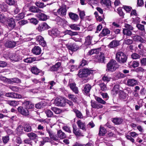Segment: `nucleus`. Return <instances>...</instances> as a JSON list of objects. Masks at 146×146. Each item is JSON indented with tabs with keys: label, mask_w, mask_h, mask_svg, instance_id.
I'll use <instances>...</instances> for the list:
<instances>
[{
	"label": "nucleus",
	"mask_w": 146,
	"mask_h": 146,
	"mask_svg": "<svg viewBox=\"0 0 146 146\" xmlns=\"http://www.w3.org/2000/svg\"><path fill=\"white\" fill-rule=\"evenodd\" d=\"M68 15L70 18L74 21H77L79 19V16L76 14L72 12L69 13Z\"/></svg>",
	"instance_id": "obj_19"
},
{
	"label": "nucleus",
	"mask_w": 146,
	"mask_h": 146,
	"mask_svg": "<svg viewBox=\"0 0 146 146\" xmlns=\"http://www.w3.org/2000/svg\"><path fill=\"white\" fill-rule=\"evenodd\" d=\"M73 132L74 134L76 136H80L81 134V133L79 129L77 128L76 126H73Z\"/></svg>",
	"instance_id": "obj_33"
},
{
	"label": "nucleus",
	"mask_w": 146,
	"mask_h": 146,
	"mask_svg": "<svg viewBox=\"0 0 146 146\" xmlns=\"http://www.w3.org/2000/svg\"><path fill=\"white\" fill-rule=\"evenodd\" d=\"M93 70L91 69L85 68L80 69L78 74L80 78L86 77L88 75L93 73Z\"/></svg>",
	"instance_id": "obj_3"
},
{
	"label": "nucleus",
	"mask_w": 146,
	"mask_h": 146,
	"mask_svg": "<svg viewBox=\"0 0 146 146\" xmlns=\"http://www.w3.org/2000/svg\"><path fill=\"white\" fill-rule=\"evenodd\" d=\"M73 111L76 113V116L80 118H82L83 117V115L81 112L76 109H74Z\"/></svg>",
	"instance_id": "obj_44"
},
{
	"label": "nucleus",
	"mask_w": 146,
	"mask_h": 146,
	"mask_svg": "<svg viewBox=\"0 0 146 146\" xmlns=\"http://www.w3.org/2000/svg\"><path fill=\"white\" fill-rule=\"evenodd\" d=\"M36 16L40 20L44 21L47 19V16L45 14L40 13L36 15Z\"/></svg>",
	"instance_id": "obj_20"
},
{
	"label": "nucleus",
	"mask_w": 146,
	"mask_h": 146,
	"mask_svg": "<svg viewBox=\"0 0 146 146\" xmlns=\"http://www.w3.org/2000/svg\"><path fill=\"white\" fill-rule=\"evenodd\" d=\"M68 97L69 99L71 100L74 102H77V98L75 95L71 94H69L68 95Z\"/></svg>",
	"instance_id": "obj_41"
},
{
	"label": "nucleus",
	"mask_w": 146,
	"mask_h": 146,
	"mask_svg": "<svg viewBox=\"0 0 146 146\" xmlns=\"http://www.w3.org/2000/svg\"><path fill=\"white\" fill-rule=\"evenodd\" d=\"M69 85L70 88L72 91L75 94H78V88L76 86L75 84L74 83H70Z\"/></svg>",
	"instance_id": "obj_27"
},
{
	"label": "nucleus",
	"mask_w": 146,
	"mask_h": 146,
	"mask_svg": "<svg viewBox=\"0 0 146 146\" xmlns=\"http://www.w3.org/2000/svg\"><path fill=\"white\" fill-rule=\"evenodd\" d=\"M119 45V42L115 40H113L111 42L108 46L110 48L116 47Z\"/></svg>",
	"instance_id": "obj_36"
},
{
	"label": "nucleus",
	"mask_w": 146,
	"mask_h": 146,
	"mask_svg": "<svg viewBox=\"0 0 146 146\" xmlns=\"http://www.w3.org/2000/svg\"><path fill=\"white\" fill-rule=\"evenodd\" d=\"M51 109L56 114H59L61 112V110L60 109L57 108L52 107L51 108Z\"/></svg>",
	"instance_id": "obj_56"
},
{
	"label": "nucleus",
	"mask_w": 146,
	"mask_h": 146,
	"mask_svg": "<svg viewBox=\"0 0 146 146\" xmlns=\"http://www.w3.org/2000/svg\"><path fill=\"white\" fill-rule=\"evenodd\" d=\"M17 131L18 134H22L23 133V128L22 126L19 125L17 128Z\"/></svg>",
	"instance_id": "obj_57"
},
{
	"label": "nucleus",
	"mask_w": 146,
	"mask_h": 146,
	"mask_svg": "<svg viewBox=\"0 0 146 146\" xmlns=\"http://www.w3.org/2000/svg\"><path fill=\"white\" fill-rule=\"evenodd\" d=\"M24 129V131L27 132H30L32 130V128L31 126L29 124L25 125Z\"/></svg>",
	"instance_id": "obj_53"
},
{
	"label": "nucleus",
	"mask_w": 146,
	"mask_h": 146,
	"mask_svg": "<svg viewBox=\"0 0 146 146\" xmlns=\"http://www.w3.org/2000/svg\"><path fill=\"white\" fill-rule=\"evenodd\" d=\"M46 131L48 133L49 136L51 139L55 141H57L58 140L59 138L58 135L57 136L54 135L51 130L47 128Z\"/></svg>",
	"instance_id": "obj_13"
},
{
	"label": "nucleus",
	"mask_w": 146,
	"mask_h": 146,
	"mask_svg": "<svg viewBox=\"0 0 146 146\" xmlns=\"http://www.w3.org/2000/svg\"><path fill=\"white\" fill-rule=\"evenodd\" d=\"M30 22L35 25H36L38 22V21L35 18H32L30 19Z\"/></svg>",
	"instance_id": "obj_62"
},
{
	"label": "nucleus",
	"mask_w": 146,
	"mask_h": 146,
	"mask_svg": "<svg viewBox=\"0 0 146 146\" xmlns=\"http://www.w3.org/2000/svg\"><path fill=\"white\" fill-rule=\"evenodd\" d=\"M27 7H24L23 9V12L21 13L18 15H17L15 17V19L16 20H19L21 19H22L24 18L25 17V14L24 13H25L24 9H26ZM14 20V19H13Z\"/></svg>",
	"instance_id": "obj_26"
},
{
	"label": "nucleus",
	"mask_w": 146,
	"mask_h": 146,
	"mask_svg": "<svg viewBox=\"0 0 146 146\" xmlns=\"http://www.w3.org/2000/svg\"><path fill=\"white\" fill-rule=\"evenodd\" d=\"M17 42L9 40L6 41L4 43L5 46L7 48H12L14 47L16 45Z\"/></svg>",
	"instance_id": "obj_15"
},
{
	"label": "nucleus",
	"mask_w": 146,
	"mask_h": 146,
	"mask_svg": "<svg viewBox=\"0 0 146 146\" xmlns=\"http://www.w3.org/2000/svg\"><path fill=\"white\" fill-rule=\"evenodd\" d=\"M69 27L72 30L75 31H79L80 28L78 27V25L76 24H70L68 25Z\"/></svg>",
	"instance_id": "obj_39"
},
{
	"label": "nucleus",
	"mask_w": 146,
	"mask_h": 146,
	"mask_svg": "<svg viewBox=\"0 0 146 146\" xmlns=\"http://www.w3.org/2000/svg\"><path fill=\"white\" fill-rule=\"evenodd\" d=\"M7 19L4 14H0V22L5 24L7 23L8 24V27L9 29H12L14 28L15 23L13 18Z\"/></svg>",
	"instance_id": "obj_1"
},
{
	"label": "nucleus",
	"mask_w": 146,
	"mask_h": 146,
	"mask_svg": "<svg viewBox=\"0 0 146 146\" xmlns=\"http://www.w3.org/2000/svg\"><path fill=\"white\" fill-rule=\"evenodd\" d=\"M7 5L4 3H0V10L5 11H7Z\"/></svg>",
	"instance_id": "obj_40"
},
{
	"label": "nucleus",
	"mask_w": 146,
	"mask_h": 146,
	"mask_svg": "<svg viewBox=\"0 0 146 146\" xmlns=\"http://www.w3.org/2000/svg\"><path fill=\"white\" fill-rule=\"evenodd\" d=\"M96 100L99 103L101 104H106V102L101 98L99 97H95Z\"/></svg>",
	"instance_id": "obj_54"
},
{
	"label": "nucleus",
	"mask_w": 146,
	"mask_h": 146,
	"mask_svg": "<svg viewBox=\"0 0 146 146\" xmlns=\"http://www.w3.org/2000/svg\"><path fill=\"white\" fill-rule=\"evenodd\" d=\"M56 20L58 25L65 26L68 25V23L65 19L61 18L59 17L56 18Z\"/></svg>",
	"instance_id": "obj_8"
},
{
	"label": "nucleus",
	"mask_w": 146,
	"mask_h": 146,
	"mask_svg": "<svg viewBox=\"0 0 146 146\" xmlns=\"http://www.w3.org/2000/svg\"><path fill=\"white\" fill-rule=\"evenodd\" d=\"M110 31L107 29H104L102 30L101 35L104 36L106 35L110 34Z\"/></svg>",
	"instance_id": "obj_47"
},
{
	"label": "nucleus",
	"mask_w": 146,
	"mask_h": 146,
	"mask_svg": "<svg viewBox=\"0 0 146 146\" xmlns=\"http://www.w3.org/2000/svg\"><path fill=\"white\" fill-rule=\"evenodd\" d=\"M123 33L124 35L127 36H130L132 34L131 32L127 29H123Z\"/></svg>",
	"instance_id": "obj_46"
},
{
	"label": "nucleus",
	"mask_w": 146,
	"mask_h": 146,
	"mask_svg": "<svg viewBox=\"0 0 146 146\" xmlns=\"http://www.w3.org/2000/svg\"><path fill=\"white\" fill-rule=\"evenodd\" d=\"M100 50V48L92 49L89 51L88 54L89 55H92L94 54H97L99 53Z\"/></svg>",
	"instance_id": "obj_37"
},
{
	"label": "nucleus",
	"mask_w": 146,
	"mask_h": 146,
	"mask_svg": "<svg viewBox=\"0 0 146 146\" xmlns=\"http://www.w3.org/2000/svg\"><path fill=\"white\" fill-rule=\"evenodd\" d=\"M127 85L129 86H133L138 84L137 80L134 79H129L127 81Z\"/></svg>",
	"instance_id": "obj_25"
},
{
	"label": "nucleus",
	"mask_w": 146,
	"mask_h": 146,
	"mask_svg": "<svg viewBox=\"0 0 146 146\" xmlns=\"http://www.w3.org/2000/svg\"><path fill=\"white\" fill-rule=\"evenodd\" d=\"M67 40H64V42H63L62 43H66V46L69 50H71L72 51H75L78 49V46L76 44H73L69 45L67 44Z\"/></svg>",
	"instance_id": "obj_10"
},
{
	"label": "nucleus",
	"mask_w": 146,
	"mask_h": 146,
	"mask_svg": "<svg viewBox=\"0 0 146 146\" xmlns=\"http://www.w3.org/2000/svg\"><path fill=\"white\" fill-rule=\"evenodd\" d=\"M132 40L129 39H125L124 40L123 43L127 45H130L133 43Z\"/></svg>",
	"instance_id": "obj_59"
},
{
	"label": "nucleus",
	"mask_w": 146,
	"mask_h": 146,
	"mask_svg": "<svg viewBox=\"0 0 146 146\" xmlns=\"http://www.w3.org/2000/svg\"><path fill=\"white\" fill-rule=\"evenodd\" d=\"M35 58L29 57L25 59L24 60V61L26 62L31 63L35 61Z\"/></svg>",
	"instance_id": "obj_48"
},
{
	"label": "nucleus",
	"mask_w": 146,
	"mask_h": 146,
	"mask_svg": "<svg viewBox=\"0 0 146 146\" xmlns=\"http://www.w3.org/2000/svg\"><path fill=\"white\" fill-rule=\"evenodd\" d=\"M54 104L56 106H64L65 105V99L61 97L57 98L54 100Z\"/></svg>",
	"instance_id": "obj_5"
},
{
	"label": "nucleus",
	"mask_w": 146,
	"mask_h": 146,
	"mask_svg": "<svg viewBox=\"0 0 146 146\" xmlns=\"http://www.w3.org/2000/svg\"><path fill=\"white\" fill-rule=\"evenodd\" d=\"M131 58L133 59H139L141 57L140 55L136 53H133L131 55Z\"/></svg>",
	"instance_id": "obj_60"
},
{
	"label": "nucleus",
	"mask_w": 146,
	"mask_h": 146,
	"mask_svg": "<svg viewBox=\"0 0 146 146\" xmlns=\"http://www.w3.org/2000/svg\"><path fill=\"white\" fill-rule=\"evenodd\" d=\"M18 110L19 112L23 115L27 116L29 115V111L27 109L22 107H19L18 108Z\"/></svg>",
	"instance_id": "obj_17"
},
{
	"label": "nucleus",
	"mask_w": 146,
	"mask_h": 146,
	"mask_svg": "<svg viewBox=\"0 0 146 146\" xmlns=\"http://www.w3.org/2000/svg\"><path fill=\"white\" fill-rule=\"evenodd\" d=\"M29 10L33 13H38L39 11H42V10L38 8L37 7L34 6H32L30 7L29 8Z\"/></svg>",
	"instance_id": "obj_34"
},
{
	"label": "nucleus",
	"mask_w": 146,
	"mask_h": 146,
	"mask_svg": "<svg viewBox=\"0 0 146 146\" xmlns=\"http://www.w3.org/2000/svg\"><path fill=\"white\" fill-rule=\"evenodd\" d=\"M91 106L93 108H94L99 109L103 108V106L102 105L98 104L96 102L92 100L91 101Z\"/></svg>",
	"instance_id": "obj_29"
},
{
	"label": "nucleus",
	"mask_w": 146,
	"mask_h": 146,
	"mask_svg": "<svg viewBox=\"0 0 146 146\" xmlns=\"http://www.w3.org/2000/svg\"><path fill=\"white\" fill-rule=\"evenodd\" d=\"M44 112L48 117H51L53 115L52 112L49 110H46Z\"/></svg>",
	"instance_id": "obj_52"
},
{
	"label": "nucleus",
	"mask_w": 146,
	"mask_h": 146,
	"mask_svg": "<svg viewBox=\"0 0 146 146\" xmlns=\"http://www.w3.org/2000/svg\"><path fill=\"white\" fill-rule=\"evenodd\" d=\"M59 33V31L56 29H52L48 31L49 35L53 37L57 36Z\"/></svg>",
	"instance_id": "obj_18"
},
{
	"label": "nucleus",
	"mask_w": 146,
	"mask_h": 146,
	"mask_svg": "<svg viewBox=\"0 0 146 146\" xmlns=\"http://www.w3.org/2000/svg\"><path fill=\"white\" fill-rule=\"evenodd\" d=\"M27 135L32 140L35 139L37 137L36 134L32 132L27 134Z\"/></svg>",
	"instance_id": "obj_49"
},
{
	"label": "nucleus",
	"mask_w": 146,
	"mask_h": 146,
	"mask_svg": "<svg viewBox=\"0 0 146 146\" xmlns=\"http://www.w3.org/2000/svg\"><path fill=\"white\" fill-rule=\"evenodd\" d=\"M5 96L8 97L15 98H21V96L19 94L13 92H8L6 93Z\"/></svg>",
	"instance_id": "obj_11"
},
{
	"label": "nucleus",
	"mask_w": 146,
	"mask_h": 146,
	"mask_svg": "<svg viewBox=\"0 0 146 146\" xmlns=\"http://www.w3.org/2000/svg\"><path fill=\"white\" fill-rule=\"evenodd\" d=\"M95 57L93 58V60L96 62H103L105 59L104 55V54L100 53V54H96Z\"/></svg>",
	"instance_id": "obj_6"
},
{
	"label": "nucleus",
	"mask_w": 146,
	"mask_h": 146,
	"mask_svg": "<svg viewBox=\"0 0 146 146\" xmlns=\"http://www.w3.org/2000/svg\"><path fill=\"white\" fill-rule=\"evenodd\" d=\"M129 135H127L126 136V138L133 143L134 142V139L131 137L135 138L138 137V134L135 132H131L129 133Z\"/></svg>",
	"instance_id": "obj_9"
},
{
	"label": "nucleus",
	"mask_w": 146,
	"mask_h": 146,
	"mask_svg": "<svg viewBox=\"0 0 146 146\" xmlns=\"http://www.w3.org/2000/svg\"><path fill=\"white\" fill-rule=\"evenodd\" d=\"M8 103L10 105L12 106H15L18 104V102L16 101H9Z\"/></svg>",
	"instance_id": "obj_58"
},
{
	"label": "nucleus",
	"mask_w": 146,
	"mask_h": 146,
	"mask_svg": "<svg viewBox=\"0 0 146 146\" xmlns=\"http://www.w3.org/2000/svg\"><path fill=\"white\" fill-rule=\"evenodd\" d=\"M91 86L89 84H85L83 87L82 91L83 93L86 94H88L90 91Z\"/></svg>",
	"instance_id": "obj_23"
},
{
	"label": "nucleus",
	"mask_w": 146,
	"mask_h": 146,
	"mask_svg": "<svg viewBox=\"0 0 146 146\" xmlns=\"http://www.w3.org/2000/svg\"><path fill=\"white\" fill-rule=\"evenodd\" d=\"M20 57L17 54H14L11 56L10 59L12 60L17 61L20 60Z\"/></svg>",
	"instance_id": "obj_35"
},
{
	"label": "nucleus",
	"mask_w": 146,
	"mask_h": 146,
	"mask_svg": "<svg viewBox=\"0 0 146 146\" xmlns=\"http://www.w3.org/2000/svg\"><path fill=\"white\" fill-rule=\"evenodd\" d=\"M123 120L121 118H115L112 120L113 122L116 124H119L121 123Z\"/></svg>",
	"instance_id": "obj_42"
},
{
	"label": "nucleus",
	"mask_w": 146,
	"mask_h": 146,
	"mask_svg": "<svg viewBox=\"0 0 146 146\" xmlns=\"http://www.w3.org/2000/svg\"><path fill=\"white\" fill-rule=\"evenodd\" d=\"M9 88L12 91L15 92H18L19 88L17 86H9Z\"/></svg>",
	"instance_id": "obj_61"
},
{
	"label": "nucleus",
	"mask_w": 146,
	"mask_h": 146,
	"mask_svg": "<svg viewBox=\"0 0 146 146\" xmlns=\"http://www.w3.org/2000/svg\"><path fill=\"white\" fill-rule=\"evenodd\" d=\"M7 81L8 83L10 84H12L13 83H19L21 82L20 79L16 78L7 79Z\"/></svg>",
	"instance_id": "obj_31"
},
{
	"label": "nucleus",
	"mask_w": 146,
	"mask_h": 146,
	"mask_svg": "<svg viewBox=\"0 0 146 146\" xmlns=\"http://www.w3.org/2000/svg\"><path fill=\"white\" fill-rule=\"evenodd\" d=\"M92 37L90 36H88L86 38L85 44L86 45H89L91 43Z\"/></svg>",
	"instance_id": "obj_43"
},
{
	"label": "nucleus",
	"mask_w": 146,
	"mask_h": 146,
	"mask_svg": "<svg viewBox=\"0 0 146 146\" xmlns=\"http://www.w3.org/2000/svg\"><path fill=\"white\" fill-rule=\"evenodd\" d=\"M77 124L80 129L84 131H86V125L84 122L82 121L81 120H79L77 121Z\"/></svg>",
	"instance_id": "obj_22"
},
{
	"label": "nucleus",
	"mask_w": 146,
	"mask_h": 146,
	"mask_svg": "<svg viewBox=\"0 0 146 146\" xmlns=\"http://www.w3.org/2000/svg\"><path fill=\"white\" fill-rule=\"evenodd\" d=\"M36 5L38 7L40 8H42L46 7V5H44L43 3L40 1L36 2L35 3Z\"/></svg>",
	"instance_id": "obj_51"
},
{
	"label": "nucleus",
	"mask_w": 146,
	"mask_h": 146,
	"mask_svg": "<svg viewBox=\"0 0 146 146\" xmlns=\"http://www.w3.org/2000/svg\"><path fill=\"white\" fill-rule=\"evenodd\" d=\"M127 59L126 55L122 52H118L116 54V59L118 62L120 63L125 62Z\"/></svg>",
	"instance_id": "obj_4"
},
{
	"label": "nucleus",
	"mask_w": 146,
	"mask_h": 146,
	"mask_svg": "<svg viewBox=\"0 0 146 146\" xmlns=\"http://www.w3.org/2000/svg\"><path fill=\"white\" fill-rule=\"evenodd\" d=\"M101 3L106 6H109L111 5L110 1L109 0H102Z\"/></svg>",
	"instance_id": "obj_55"
},
{
	"label": "nucleus",
	"mask_w": 146,
	"mask_h": 146,
	"mask_svg": "<svg viewBox=\"0 0 146 146\" xmlns=\"http://www.w3.org/2000/svg\"><path fill=\"white\" fill-rule=\"evenodd\" d=\"M107 67V71H113L118 68L119 66L115 60H112L108 63Z\"/></svg>",
	"instance_id": "obj_2"
},
{
	"label": "nucleus",
	"mask_w": 146,
	"mask_h": 146,
	"mask_svg": "<svg viewBox=\"0 0 146 146\" xmlns=\"http://www.w3.org/2000/svg\"><path fill=\"white\" fill-rule=\"evenodd\" d=\"M31 72L35 74H38L39 72V70L36 67H32L31 69Z\"/></svg>",
	"instance_id": "obj_50"
},
{
	"label": "nucleus",
	"mask_w": 146,
	"mask_h": 146,
	"mask_svg": "<svg viewBox=\"0 0 146 146\" xmlns=\"http://www.w3.org/2000/svg\"><path fill=\"white\" fill-rule=\"evenodd\" d=\"M57 135L58 136V138L61 139H64L66 137V135L65 133L61 130H59L57 131Z\"/></svg>",
	"instance_id": "obj_30"
},
{
	"label": "nucleus",
	"mask_w": 146,
	"mask_h": 146,
	"mask_svg": "<svg viewBox=\"0 0 146 146\" xmlns=\"http://www.w3.org/2000/svg\"><path fill=\"white\" fill-rule=\"evenodd\" d=\"M67 10L65 7H61L58 9L57 12L54 14L57 15H59L61 16H64L66 15Z\"/></svg>",
	"instance_id": "obj_7"
},
{
	"label": "nucleus",
	"mask_w": 146,
	"mask_h": 146,
	"mask_svg": "<svg viewBox=\"0 0 146 146\" xmlns=\"http://www.w3.org/2000/svg\"><path fill=\"white\" fill-rule=\"evenodd\" d=\"M119 90V86L118 85H115L111 90V94L115 96L118 93Z\"/></svg>",
	"instance_id": "obj_28"
},
{
	"label": "nucleus",
	"mask_w": 146,
	"mask_h": 146,
	"mask_svg": "<svg viewBox=\"0 0 146 146\" xmlns=\"http://www.w3.org/2000/svg\"><path fill=\"white\" fill-rule=\"evenodd\" d=\"M36 39L39 44L43 47H45L46 45V43L42 36H36Z\"/></svg>",
	"instance_id": "obj_16"
},
{
	"label": "nucleus",
	"mask_w": 146,
	"mask_h": 146,
	"mask_svg": "<svg viewBox=\"0 0 146 146\" xmlns=\"http://www.w3.org/2000/svg\"><path fill=\"white\" fill-rule=\"evenodd\" d=\"M107 132L106 129L103 127L102 126L100 125L99 128V134L100 135L104 136Z\"/></svg>",
	"instance_id": "obj_32"
},
{
	"label": "nucleus",
	"mask_w": 146,
	"mask_h": 146,
	"mask_svg": "<svg viewBox=\"0 0 146 146\" xmlns=\"http://www.w3.org/2000/svg\"><path fill=\"white\" fill-rule=\"evenodd\" d=\"M32 51L34 54L38 55L41 53V50L40 47L38 46H35L33 48Z\"/></svg>",
	"instance_id": "obj_24"
},
{
	"label": "nucleus",
	"mask_w": 146,
	"mask_h": 146,
	"mask_svg": "<svg viewBox=\"0 0 146 146\" xmlns=\"http://www.w3.org/2000/svg\"><path fill=\"white\" fill-rule=\"evenodd\" d=\"M111 78L108 75H104L102 78V79L105 82H108L111 79Z\"/></svg>",
	"instance_id": "obj_45"
},
{
	"label": "nucleus",
	"mask_w": 146,
	"mask_h": 146,
	"mask_svg": "<svg viewBox=\"0 0 146 146\" xmlns=\"http://www.w3.org/2000/svg\"><path fill=\"white\" fill-rule=\"evenodd\" d=\"M49 26L46 23H44L39 25L38 29L39 31H42L49 28Z\"/></svg>",
	"instance_id": "obj_21"
},
{
	"label": "nucleus",
	"mask_w": 146,
	"mask_h": 146,
	"mask_svg": "<svg viewBox=\"0 0 146 146\" xmlns=\"http://www.w3.org/2000/svg\"><path fill=\"white\" fill-rule=\"evenodd\" d=\"M119 97L121 100L124 101H127L128 98V94L122 91L119 92Z\"/></svg>",
	"instance_id": "obj_14"
},
{
	"label": "nucleus",
	"mask_w": 146,
	"mask_h": 146,
	"mask_svg": "<svg viewBox=\"0 0 146 146\" xmlns=\"http://www.w3.org/2000/svg\"><path fill=\"white\" fill-rule=\"evenodd\" d=\"M27 108L28 109H31L34 108V105L31 102H27L26 103Z\"/></svg>",
	"instance_id": "obj_64"
},
{
	"label": "nucleus",
	"mask_w": 146,
	"mask_h": 146,
	"mask_svg": "<svg viewBox=\"0 0 146 146\" xmlns=\"http://www.w3.org/2000/svg\"><path fill=\"white\" fill-rule=\"evenodd\" d=\"M139 65V62L135 61L130 62L128 63V66L130 67H133L134 68H136L138 67Z\"/></svg>",
	"instance_id": "obj_38"
},
{
	"label": "nucleus",
	"mask_w": 146,
	"mask_h": 146,
	"mask_svg": "<svg viewBox=\"0 0 146 146\" xmlns=\"http://www.w3.org/2000/svg\"><path fill=\"white\" fill-rule=\"evenodd\" d=\"M61 62H58L51 67L50 68L49 70L52 71H57L59 70L61 68Z\"/></svg>",
	"instance_id": "obj_12"
},
{
	"label": "nucleus",
	"mask_w": 146,
	"mask_h": 146,
	"mask_svg": "<svg viewBox=\"0 0 146 146\" xmlns=\"http://www.w3.org/2000/svg\"><path fill=\"white\" fill-rule=\"evenodd\" d=\"M100 87L102 91H105L107 90V87L105 84L104 83L99 84Z\"/></svg>",
	"instance_id": "obj_63"
}]
</instances>
